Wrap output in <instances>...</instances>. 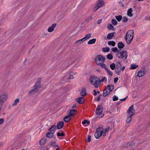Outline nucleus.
<instances>
[{"label":"nucleus","instance_id":"1","mask_svg":"<svg viewBox=\"0 0 150 150\" xmlns=\"http://www.w3.org/2000/svg\"><path fill=\"white\" fill-rule=\"evenodd\" d=\"M41 78L39 77L37 80L34 85L33 86V88L28 93V94L31 96L32 95L37 92L39 89L41 87Z\"/></svg>","mask_w":150,"mask_h":150},{"label":"nucleus","instance_id":"2","mask_svg":"<svg viewBox=\"0 0 150 150\" xmlns=\"http://www.w3.org/2000/svg\"><path fill=\"white\" fill-rule=\"evenodd\" d=\"M128 113L127 118L126 120V122L127 123H129L131 121L132 117L135 113V111L133 105L130 106L127 111Z\"/></svg>","mask_w":150,"mask_h":150},{"label":"nucleus","instance_id":"3","mask_svg":"<svg viewBox=\"0 0 150 150\" xmlns=\"http://www.w3.org/2000/svg\"><path fill=\"white\" fill-rule=\"evenodd\" d=\"M89 81L95 87L98 88L100 84V80L98 77L95 76H91L89 79Z\"/></svg>","mask_w":150,"mask_h":150},{"label":"nucleus","instance_id":"4","mask_svg":"<svg viewBox=\"0 0 150 150\" xmlns=\"http://www.w3.org/2000/svg\"><path fill=\"white\" fill-rule=\"evenodd\" d=\"M133 34L134 31L132 30H129L126 33V36L124 37V38L127 44H130L132 40L134 37Z\"/></svg>","mask_w":150,"mask_h":150},{"label":"nucleus","instance_id":"5","mask_svg":"<svg viewBox=\"0 0 150 150\" xmlns=\"http://www.w3.org/2000/svg\"><path fill=\"white\" fill-rule=\"evenodd\" d=\"M105 57L103 55H98L96 57L95 60V62L97 65H99L101 63H103L105 62Z\"/></svg>","mask_w":150,"mask_h":150},{"label":"nucleus","instance_id":"6","mask_svg":"<svg viewBox=\"0 0 150 150\" xmlns=\"http://www.w3.org/2000/svg\"><path fill=\"white\" fill-rule=\"evenodd\" d=\"M116 56L119 58L122 59L125 58V60L127 58V52L126 51L121 52L118 53H116Z\"/></svg>","mask_w":150,"mask_h":150},{"label":"nucleus","instance_id":"7","mask_svg":"<svg viewBox=\"0 0 150 150\" xmlns=\"http://www.w3.org/2000/svg\"><path fill=\"white\" fill-rule=\"evenodd\" d=\"M103 111V108L101 105H98L96 109V113L97 115H101L100 117L104 116V114H101Z\"/></svg>","mask_w":150,"mask_h":150},{"label":"nucleus","instance_id":"8","mask_svg":"<svg viewBox=\"0 0 150 150\" xmlns=\"http://www.w3.org/2000/svg\"><path fill=\"white\" fill-rule=\"evenodd\" d=\"M102 130H103V128L101 127H98L96 130V131L94 134V136L96 139H98L101 136L100 132Z\"/></svg>","mask_w":150,"mask_h":150},{"label":"nucleus","instance_id":"9","mask_svg":"<svg viewBox=\"0 0 150 150\" xmlns=\"http://www.w3.org/2000/svg\"><path fill=\"white\" fill-rule=\"evenodd\" d=\"M64 122L62 121H59L57 122L56 126L57 129H60L64 126Z\"/></svg>","mask_w":150,"mask_h":150},{"label":"nucleus","instance_id":"10","mask_svg":"<svg viewBox=\"0 0 150 150\" xmlns=\"http://www.w3.org/2000/svg\"><path fill=\"white\" fill-rule=\"evenodd\" d=\"M76 100L79 104H81L84 102V98L82 97H80L76 99Z\"/></svg>","mask_w":150,"mask_h":150},{"label":"nucleus","instance_id":"11","mask_svg":"<svg viewBox=\"0 0 150 150\" xmlns=\"http://www.w3.org/2000/svg\"><path fill=\"white\" fill-rule=\"evenodd\" d=\"M146 73V70H140L137 74V76L139 77H141L144 76Z\"/></svg>","mask_w":150,"mask_h":150},{"label":"nucleus","instance_id":"12","mask_svg":"<svg viewBox=\"0 0 150 150\" xmlns=\"http://www.w3.org/2000/svg\"><path fill=\"white\" fill-rule=\"evenodd\" d=\"M114 86L112 85H108L105 87L107 89H108L109 92L112 91L114 89Z\"/></svg>","mask_w":150,"mask_h":150},{"label":"nucleus","instance_id":"13","mask_svg":"<svg viewBox=\"0 0 150 150\" xmlns=\"http://www.w3.org/2000/svg\"><path fill=\"white\" fill-rule=\"evenodd\" d=\"M57 25L56 23L53 24L52 26L50 27L48 29V31L49 32H52L54 30V28Z\"/></svg>","mask_w":150,"mask_h":150},{"label":"nucleus","instance_id":"14","mask_svg":"<svg viewBox=\"0 0 150 150\" xmlns=\"http://www.w3.org/2000/svg\"><path fill=\"white\" fill-rule=\"evenodd\" d=\"M115 32H112V33H110L108 34L107 35V38L109 40L111 39L113 37H114V35L115 34Z\"/></svg>","mask_w":150,"mask_h":150},{"label":"nucleus","instance_id":"15","mask_svg":"<svg viewBox=\"0 0 150 150\" xmlns=\"http://www.w3.org/2000/svg\"><path fill=\"white\" fill-rule=\"evenodd\" d=\"M46 135L47 137L49 138H51L53 137L54 136V133L49 132L46 133Z\"/></svg>","mask_w":150,"mask_h":150},{"label":"nucleus","instance_id":"16","mask_svg":"<svg viewBox=\"0 0 150 150\" xmlns=\"http://www.w3.org/2000/svg\"><path fill=\"white\" fill-rule=\"evenodd\" d=\"M86 91L84 88H83L82 91L80 92V95L83 97L86 96Z\"/></svg>","mask_w":150,"mask_h":150},{"label":"nucleus","instance_id":"17","mask_svg":"<svg viewBox=\"0 0 150 150\" xmlns=\"http://www.w3.org/2000/svg\"><path fill=\"white\" fill-rule=\"evenodd\" d=\"M107 28L108 30H115V29L114 28V26L112 25L110 23H109L107 26Z\"/></svg>","mask_w":150,"mask_h":150},{"label":"nucleus","instance_id":"18","mask_svg":"<svg viewBox=\"0 0 150 150\" xmlns=\"http://www.w3.org/2000/svg\"><path fill=\"white\" fill-rule=\"evenodd\" d=\"M110 93V92H108L107 91V89L105 88L103 91V97H105L108 96Z\"/></svg>","mask_w":150,"mask_h":150},{"label":"nucleus","instance_id":"19","mask_svg":"<svg viewBox=\"0 0 150 150\" xmlns=\"http://www.w3.org/2000/svg\"><path fill=\"white\" fill-rule=\"evenodd\" d=\"M132 9L131 8H130L128 9L127 13V14L128 16L131 17L133 16V15L132 13Z\"/></svg>","mask_w":150,"mask_h":150},{"label":"nucleus","instance_id":"20","mask_svg":"<svg viewBox=\"0 0 150 150\" xmlns=\"http://www.w3.org/2000/svg\"><path fill=\"white\" fill-rule=\"evenodd\" d=\"M56 127V126L55 125H53L50 128L48 129V130L49 131V132H53L55 130Z\"/></svg>","mask_w":150,"mask_h":150},{"label":"nucleus","instance_id":"21","mask_svg":"<svg viewBox=\"0 0 150 150\" xmlns=\"http://www.w3.org/2000/svg\"><path fill=\"white\" fill-rule=\"evenodd\" d=\"M71 119V117L69 115L65 116L64 118V121L66 122H68Z\"/></svg>","mask_w":150,"mask_h":150},{"label":"nucleus","instance_id":"22","mask_svg":"<svg viewBox=\"0 0 150 150\" xmlns=\"http://www.w3.org/2000/svg\"><path fill=\"white\" fill-rule=\"evenodd\" d=\"M134 144L133 142H131L127 143L126 144V145H125V147H130L133 145H134Z\"/></svg>","mask_w":150,"mask_h":150},{"label":"nucleus","instance_id":"23","mask_svg":"<svg viewBox=\"0 0 150 150\" xmlns=\"http://www.w3.org/2000/svg\"><path fill=\"white\" fill-rule=\"evenodd\" d=\"M64 133L63 131H60L59 132H58L57 134V136L59 137L65 136Z\"/></svg>","mask_w":150,"mask_h":150},{"label":"nucleus","instance_id":"24","mask_svg":"<svg viewBox=\"0 0 150 150\" xmlns=\"http://www.w3.org/2000/svg\"><path fill=\"white\" fill-rule=\"evenodd\" d=\"M125 46L124 44L122 42H120L118 44V47L119 49H122Z\"/></svg>","mask_w":150,"mask_h":150},{"label":"nucleus","instance_id":"25","mask_svg":"<svg viewBox=\"0 0 150 150\" xmlns=\"http://www.w3.org/2000/svg\"><path fill=\"white\" fill-rule=\"evenodd\" d=\"M138 67V65H136V64H132L130 65L129 68L131 69H134L137 68Z\"/></svg>","mask_w":150,"mask_h":150},{"label":"nucleus","instance_id":"26","mask_svg":"<svg viewBox=\"0 0 150 150\" xmlns=\"http://www.w3.org/2000/svg\"><path fill=\"white\" fill-rule=\"evenodd\" d=\"M96 41V39L94 38L91 39L89 40L88 42V44H92L94 43Z\"/></svg>","mask_w":150,"mask_h":150},{"label":"nucleus","instance_id":"27","mask_svg":"<svg viewBox=\"0 0 150 150\" xmlns=\"http://www.w3.org/2000/svg\"><path fill=\"white\" fill-rule=\"evenodd\" d=\"M111 50L112 52H116L117 53H118L120 52L119 50L117 49L116 47L112 48Z\"/></svg>","mask_w":150,"mask_h":150},{"label":"nucleus","instance_id":"28","mask_svg":"<svg viewBox=\"0 0 150 150\" xmlns=\"http://www.w3.org/2000/svg\"><path fill=\"white\" fill-rule=\"evenodd\" d=\"M76 111V110L75 109L70 110L69 113V115L70 116H73L74 114V112Z\"/></svg>","mask_w":150,"mask_h":150},{"label":"nucleus","instance_id":"29","mask_svg":"<svg viewBox=\"0 0 150 150\" xmlns=\"http://www.w3.org/2000/svg\"><path fill=\"white\" fill-rule=\"evenodd\" d=\"M58 146L56 144V141L52 142H50V146H52L54 147H56L57 146Z\"/></svg>","mask_w":150,"mask_h":150},{"label":"nucleus","instance_id":"30","mask_svg":"<svg viewBox=\"0 0 150 150\" xmlns=\"http://www.w3.org/2000/svg\"><path fill=\"white\" fill-rule=\"evenodd\" d=\"M91 34L90 33L87 34L85 37L83 38V40L84 41H85L90 38L91 36Z\"/></svg>","mask_w":150,"mask_h":150},{"label":"nucleus","instance_id":"31","mask_svg":"<svg viewBox=\"0 0 150 150\" xmlns=\"http://www.w3.org/2000/svg\"><path fill=\"white\" fill-rule=\"evenodd\" d=\"M46 140L45 138L42 139L40 141V144L41 145H44L46 142Z\"/></svg>","mask_w":150,"mask_h":150},{"label":"nucleus","instance_id":"32","mask_svg":"<svg viewBox=\"0 0 150 150\" xmlns=\"http://www.w3.org/2000/svg\"><path fill=\"white\" fill-rule=\"evenodd\" d=\"M115 65H116V66H115L116 68H117V69L118 68V69L120 68L121 69V67H122L121 65L119 62H117L116 63Z\"/></svg>","mask_w":150,"mask_h":150},{"label":"nucleus","instance_id":"33","mask_svg":"<svg viewBox=\"0 0 150 150\" xmlns=\"http://www.w3.org/2000/svg\"><path fill=\"white\" fill-rule=\"evenodd\" d=\"M115 18L118 22H120L122 20V17L121 15H119L115 16Z\"/></svg>","mask_w":150,"mask_h":150},{"label":"nucleus","instance_id":"34","mask_svg":"<svg viewBox=\"0 0 150 150\" xmlns=\"http://www.w3.org/2000/svg\"><path fill=\"white\" fill-rule=\"evenodd\" d=\"M121 69L120 68V69H117L115 68V72L117 74L119 75L120 74V71H121Z\"/></svg>","mask_w":150,"mask_h":150},{"label":"nucleus","instance_id":"35","mask_svg":"<svg viewBox=\"0 0 150 150\" xmlns=\"http://www.w3.org/2000/svg\"><path fill=\"white\" fill-rule=\"evenodd\" d=\"M108 44L109 45H112V46H115L116 43L114 41H109L108 42Z\"/></svg>","mask_w":150,"mask_h":150},{"label":"nucleus","instance_id":"36","mask_svg":"<svg viewBox=\"0 0 150 150\" xmlns=\"http://www.w3.org/2000/svg\"><path fill=\"white\" fill-rule=\"evenodd\" d=\"M110 50L108 47H104L102 49V51L104 52H108Z\"/></svg>","mask_w":150,"mask_h":150},{"label":"nucleus","instance_id":"37","mask_svg":"<svg viewBox=\"0 0 150 150\" xmlns=\"http://www.w3.org/2000/svg\"><path fill=\"white\" fill-rule=\"evenodd\" d=\"M116 65L114 63H112L110 65V67L112 70H113L115 69Z\"/></svg>","mask_w":150,"mask_h":150},{"label":"nucleus","instance_id":"38","mask_svg":"<svg viewBox=\"0 0 150 150\" xmlns=\"http://www.w3.org/2000/svg\"><path fill=\"white\" fill-rule=\"evenodd\" d=\"M19 98L16 99L14 101V103L13 104L12 106H15L17 104L19 103Z\"/></svg>","mask_w":150,"mask_h":150},{"label":"nucleus","instance_id":"39","mask_svg":"<svg viewBox=\"0 0 150 150\" xmlns=\"http://www.w3.org/2000/svg\"><path fill=\"white\" fill-rule=\"evenodd\" d=\"M111 23L114 25H116L117 24V22L115 19H113L111 20Z\"/></svg>","mask_w":150,"mask_h":150},{"label":"nucleus","instance_id":"40","mask_svg":"<svg viewBox=\"0 0 150 150\" xmlns=\"http://www.w3.org/2000/svg\"><path fill=\"white\" fill-rule=\"evenodd\" d=\"M98 65L100 66L102 68L105 69V70L106 69H107L106 65L103 63H101L100 64Z\"/></svg>","mask_w":150,"mask_h":150},{"label":"nucleus","instance_id":"41","mask_svg":"<svg viewBox=\"0 0 150 150\" xmlns=\"http://www.w3.org/2000/svg\"><path fill=\"white\" fill-rule=\"evenodd\" d=\"M128 19L125 16L123 17L122 22L124 23H126L128 21Z\"/></svg>","mask_w":150,"mask_h":150},{"label":"nucleus","instance_id":"42","mask_svg":"<svg viewBox=\"0 0 150 150\" xmlns=\"http://www.w3.org/2000/svg\"><path fill=\"white\" fill-rule=\"evenodd\" d=\"M113 56H112V54H108L107 55V58L109 59H110V60L112 59H113Z\"/></svg>","mask_w":150,"mask_h":150},{"label":"nucleus","instance_id":"43","mask_svg":"<svg viewBox=\"0 0 150 150\" xmlns=\"http://www.w3.org/2000/svg\"><path fill=\"white\" fill-rule=\"evenodd\" d=\"M82 38L81 39H80L78 40H77L76 41V42H75V43L76 44V43H82L84 41V40Z\"/></svg>","mask_w":150,"mask_h":150},{"label":"nucleus","instance_id":"44","mask_svg":"<svg viewBox=\"0 0 150 150\" xmlns=\"http://www.w3.org/2000/svg\"><path fill=\"white\" fill-rule=\"evenodd\" d=\"M108 74L110 76H112V71H110V70H108V69H106L105 70Z\"/></svg>","mask_w":150,"mask_h":150},{"label":"nucleus","instance_id":"45","mask_svg":"<svg viewBox=\"0 0 150 150\" xmlns=\"http://www.w3.org/2000/svg\"><path fill=\"white\" fill-rule=\"evenodd\" d=\"M105 130L103 128V130H102L100 133L101 134V136H103V137H105L106 135V132H104Z\"/></svg>","mask_w":150,"mask_h":150},{"label":"nucleus","instance_id":"46","mask_svg":"<svg viewBox=\"0 0 150 150\" xmlns=\"http://www.w3.org/2000/svg\"><path fill=\"white\" fill-rule=\"evenodd\" d=\"M100 6H98V5H96L95 7L93 8V10L94 11H97L99 8Z\"/></svg>","mask_w":150,"mask_h":150},{"label":"nucleus","instance_id":"47","mask_svg":"<svg viewBox=\"0 0 150 150\" xmlns=\"http://www.w3.org/2000/svg\"><path fill=\"white\" fill-rule=\"evenodd\" d=\"M97 3L100 5L102 4V6L104 4V2L103 0H99Z\"/></svg>","mask_w":150,"mask_h":150},{"label":"nucleus","instance_id":"48","mask_svg":"<svg viewBox=\"0 0 150 150\" xmlns=\"http://www.w3.org/2000/svg\"><path fill=\"white\" fill-rule=\"evenodd\" d=\"M86 123L88 124L90 123V122L89 121H88L86 120H84L82 122V124L83 125H84Z\"/></svg>","mask_w":150,"mask_h":150},{"label":"nucleus","instance_id":"49","mask_svg":"<svg viewBox=\"0 0 150 150\" xmlns=\"http://www.w3.org/2000/svg\"><path fill=\"white\" fill-rule=\"evenodd\" d=\"M92 19V17L91 16H90L89 17H87L85 20V21L86 22H87L89 20H91Z\"/></svg>","mask_w":150,"mask_h":150},{"label":"nucleus","instance_id":"50","mask_svg":"<svg viewBox=\"0 0 150 150\" xmlns=\"http://www.w3.org/2000/svg\"><path fill=\"white\" fill-rule=\"evenodd\" d=\"M118 100V98L116 96H114L113 97V101H115Z\"/></svg>","mask_w":150,"mask_h":150},{"label":"nucleus","instance_id":"51","mask_svg":"<svg viewBox=\"0 0 150 150\" xmlns=\"http://www.w3.org/2000/svg\"><path fill=\"white\" fill-rule=\"evenodd\" d=\"M104 81H105V82H106L107 81L106 78L105 77H104L102 78L101 80H100V82H103Z\"/></svg>","mask_w":150,"mask_h":150},{"label":"nucleus","instance_id":"52","mask_svg":"<svg viewBox=\"0 0 150 150\" xmlns=\"http://www.w3.org/2000/svg\"><path fill=\"white\" fill-rule=\"evenodd\" d=\"M4 122V118H0V124H2Z\"/></svg>","mask_w":150,"mask_h":150},{"label":"nucleus","instance_id":"53","mask_svg":"<svg viewBox=\"0 0 150 150\" xmlns=\"http://www.w3.org/2000/svg\"><path fill=\"white\" fill-rule=\"evenodd\" d=\"M91 136L90 135L88 136V138L87 139V141L88 142H90L91 141Z\"/></svg>","mask_w":150,"mask_h":150},{"label":"nucleus","instance_id":"54","mask_svg":"<svg viewBox=\"0 0 150 150\" xmlns=\"http://www.w3.org/2000/svg\"><path fill=\"white\" fill-rule=\"evenodd\" d=\"M118 78L117 77H115L114 79V82L116 83L117 81Z\"/></svg>","mask_w":150,"mask_h":150},{"label":"nucleus","instance_id":"55","mask_svg":"<svg viewBox=\"0 0 150 150\" xmlns=\"http://www.w3.org/2000/svg\"><path fill=\"white\" fill-rule=\"evenodd\" d=\"M100 100V96H98L97 98H95V101H99Z\"/></svg>","mask_w":150,"mask_h":150},{"label":"nucleus","instance_id":"56","mask_svg":"<svg viewBox=\"0 0 150 150\" xmlns=\"http://www.w3.org/2000/svg\"><path fill=\"white\" fill-rule=\"evenodd\" d=\"M102 21V19H100L97 21V23L99 24Z\"/></svg>","mask_w":150,"mask_h":150},{"label":"nucleus","instance_id":"57","mask_svg":"<svg viewBox=\"0 0 150 150\" xmlns=\"http://www.w3.org/2000/svg\"><path fill=\"white\" fill-rule=\"evenodd\" d=\"M127 98H128V96H127L123 99H120V100L121 101H125L127 99Z\"/></svg>","mask_w":150,"mask_h":150},{"label":"nucleus","instance_id":"58","mask_svg":"<svg viewBox=\"0 0 150 150\" xmlns=\"http://www.w3.org/2000/svg\"><path fill=\"white\" fill-rule=\"evenodd\" d=\"M94 93L93 94V95L94 96H96L97 94V93L96 91L94 90L93 91Z\"/></svg>","mask_w":150,"mask_h":150},{"label":"nucleus","instance_id":"59","mask_svg":"<svg viewBox=\"0 0 150 150\" xmlns=\"http://www.w3.org/2000/svg\"><path fill=\"white\" fill-rule=\"evenodd\" d=\"M109 128H107L105 129V132H107L108 131H109Z\"/></svg>","mask_w":150,"mask_h":150},{"label":"nucleus","instance_id":"60","mask_svg":"<svg viewBox=\"0 0 150 150\" xmlns=\"http://www.w3.org/2000/svg\"><path fill=\"white\" fill-rule=\"evenodd\" d=\"M69 79H72L74 78L73 76V75H70L69 76Z\"/></svg>","mask_w":150,"mask_h":150},{"label":"nucleus","instance_id":"61","mask_svg":"<svg viewBox=\"0 0 150 150\" xmlns=\"http://www.w3.org/2000/svg\"><path fill=\"white\" fill-rule=\"evenodd\" d=\"M146 19L147 20H150V17H147L146 18Z\"/></svg>","mask_w":150,"mask_h":150},{"label":"nucleus","instance_id":"62","mask_svg":"<svg viewBox=\"0 0 150 150\" xmlns=\"http://www.w3.org/2000/svg\"><path fill=\"white\" fill-rule=\"evenodd\" d=\"M57 147V148L56 149V150H59V149H60V147L59 146H57V147Z\"/></svg>","mask_w":150,"mask_h":150},{"label":"nucleus","instance_id":"63","mask_svg":"<svg viewBox=\"0 0 150 150\" xmlns=\"http://www.w3.org/2000/svg\"><path fill=\"white\" fill-rule=\"evenodd\" d=\"M76 107V104H74L72 107V108H73Z\"/></svg>","mask_w":150,"mask_h":150},{"label":"nucleus","instance_id":"64","mask_svg":"<svg viewBox=\"0 0 150 150\" xmlns=\"http://www.w3.org/2000/svg\"><path fill=\"white\" fill-rule=\"evenodd\" d=\"M125 67L124 66H123L122 67V68H121V69L122 71H123L124 69H125Z\"/></svg>","mask_w":150,"mask_h":150}]
</instances>
